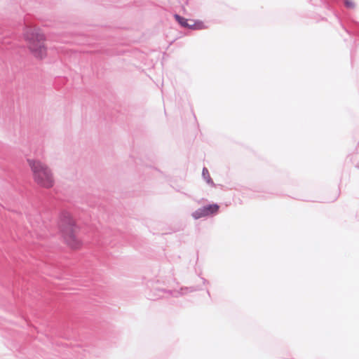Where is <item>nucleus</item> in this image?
Masks as SVG:
<instances>
[{"label": "nucleus", "instance_id": "f257e3e1", "mask_svg": "<svg viewBox=\"0 0 359 359\" xmlns=\"http://www.w3.org/2000/svg\"><path fill=\"white\" fill-rule=\"evenodd\" d=\"M58 228L63 241L70 248L76 250L82 246V241L78 236L79 227L70 213H61Z\"/></svg>", "mask_w": 359, "mask_h": 359}, {"label": "nucleus", "instance_id": "f03ea898", "mask_svg": "<svg viewBox=\"0 0 359 359\" xmlns=\"http://www.w3.org/2000/svg\"><path fill=\"white\" fill-rule=\"evenodd\" d=\"M34 182L40 187L50 189L54 186L55 180L50 168L37 159H27Z\"/></svg>", "mask_w": 359, "mask_h": 359}, {"label": "nucleus", "instance_id": "7ed1b4c3", "mask_svg": "<svg viewBox=\"0 0 359 359\" xmlns=\"http://www.w3.org/2000/svg\"><path fill=\"white\" fill-rule=\"evenodd\" d=\"M24 38L30 52L37 58H43L47 53L45 45L46 38L37 27H27L24 33Z\"/></svg>", "mask_w": 359, "mask_h": 359}, {"label": "nucleus", "instance_id": "20e7f679", "mask_svg": "<svg viewBox=\"0 0 359 359\" xmlns=\"http://www.w3.org/2000/svg\"><path fill=\"white\" fill-rule=\"evenodd\" d=\"M219 206L217 204H211L199 208L194 212L192 216L194 219H199L201 217H207L212 214L217 213L219 210Z\"/></svg>", "mask_w": 359, "mask_h": 359}, {"label": "nucleus", "instance_id": "39448f33", "mask_svg": "<svg viewBox=\"0 0 359 359\" xmlns=\"http://www.w3.org/2000/svg\"><path fill=\"white\" fill-rule=\"evenodd\" d=\"M187 28L193 30H201L206 29L207 27L204 22L201 20H189V22H188Z\"/></svg>", "mask_w": 359, "mask_h": 359}, {"label": "nucleus", "instance_id": "423d86ee", "mask_svg": "<svg viewBox=\"0 0 359 359\" xmlns=\"http://www.w3.org/2000/svg\"><path fill=\"white\" fill-rule=\"evenodd\" d=\"M175 19L176 21L183 27H188V22H189V20L184 18V17H182L177 14H175L174 15Z\"/></svg>", "mask_w": 359, "mask_h": 359}, {"label": "nucleus", "instance_id": "0eeeda50", "mask_svg": "<svg viewBox=\"0 0 359 359\" xmlns=\"http://www.w3.org/2000/svg\"><path fill=\"white\" fill-rule=\"evenodd\" d=\"M203 175L204 178L206 180L208 183H212V184L213 183L210 178L209 172H208V169L205 168H204L203 169Z\"/></svg>", "mask_w": 359, "mask_h": 359}, {"label": "nucleus", "instance_id": "6e6552de", "mask_svg": "<svg viewBox=\"0 0 359 359\" xmlns=\"http://www.w3.org/2000/svg\"><path fill=\"white\" fill-rule=\"evenodd\" d=\"M344 4L348 8H353L355 7V3L352 0H344Z\"/></svg>", "mask_w": 359, "mask_h": 359}]
</instances>
